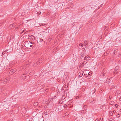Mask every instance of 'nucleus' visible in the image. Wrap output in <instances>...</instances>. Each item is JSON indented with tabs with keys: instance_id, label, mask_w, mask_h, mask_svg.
<instances>
[{
	"instance_id": "nucleus-23",
	"label": "nucleus",
	"mask_w": 121,
	"mask_h": 121,
	"mask_svg": "<svg viewBox=\"0 0 121 121\" xmlns=\"http://www.w3.org/2000/svg\"><path fill=\"white\" fill-rule=\"evenodd\" d=\"M118 105L117 104H115V106L116 108L118 107Z\"/></svg>"
},
{
	"instance_id": "nucleus-31",
	"label": "nucleus",
	"mask_w": 121,
	"mask_h": 121,
	"mask_svg": "<svg viewBox=\"0 0 121 121\" xmlns=\"http://www.w3.org/2000/svg\"><path fill=\"white\" fill-rule=\"evenodd\" d=\"M85 45L86 46V45L87 46V43L86 44L85 43Z\"/></svg>"
},
{
	"instance_id": "nucleus-18",
	"label": "nucleus",
	"mask_w": 121,
	"mask_h": 121,
	"mask_svg": "<svg viewBox=\"0 0 121 121\" xmlns=\"http://www.w3.org/2000/svg\"><path fill=\"white\" fill-rule=\"evenodd\" d=\"M83 44H82V43H81L79 44V46H81L82 47V46H83Z\"/></svg>"
},
{
	"instance_id": "nucleus-3",
	"label": "nucleus",
	"mask_w": 121,
	"mask_h": 121,
	"mask_svg": "<svg viewBox=\"0 0 121 121\" xmlns=\"http://www.w3.org/2000/svg\"><path fill=\"white\" fill-rule=\"evenodd\" d=\"M28 37L29 39L33 40H34L35 39V37L32 35H29L28 36Z\"/></svg>"
},
{
	"instance_id": "nucleus-34",
	"label": "nucleus",
	"mask_w": 121,
	"mask_h": 121,
	"mask_svg": "<svg viewBox=\"0 0 121 121\" xmlns=\"http://www.w3.org/2000/svg\"><path fill=\"white\" fill-rule=\"evenodd\" d=\"M33 46V45H30V47H32Z\"/></svg>"
},
{
	"instance_id": "nucleus-4",
	"label": "nucleus",
	"mask_w": 121,
	"mask_h": 121,
	"mask_svg": "<svg viewBox=\"0 0 121 121\" xmlns=\"http://www.w3.org/2000/svg\"><path fill=\"white\" fill-rule=\"evenodd\" d=\"M16 71V69H11L9 73L11 74H13Z\"/></svg>"
},
{
	"instance_id": "nucleus-22",
	"label": "nucleus",
	"mask_w": 121,
	"mask_h": 121,
	"mask_svg": "<svg viewBox=\"0 0 121 121\" xmlns=\"http://www.w3.org/2000/svg\"><path fill=\"white\" fill-rule=\"evenodd\" d=\"M106 73V72H105V71H103V74L104 75Z\"/></svg>"
},
{
	"instance_id": "nucleus-46",
	"label": "nucleus",
	"mask_w": 121,
	"mask_h": 121,
	"mask_svg": "<svg viewBox=\"0 0 121 121\" xmlns=\"http://www.w3.org/2000/svg\"><path fill=\"white\" fill-rule=\"evenodd\" d=\"M47 110H46V112H47Z\"/></svg>"
},
{
	"instance_id": "nucleus-47",
	"label": "nucleus",
	"mask_w": 121,
	"mask_h": 121,
	"mask_svg": "<svg viewBox=\"0 0 121 121\" xmlns=\"http://www.w3.org/2000/svg\"><path fill=\"white\" fill-rule=\"evenodd\" d=\"M81 75V74H80V75H79V76H80Z\"/></svg>"
},
{
	"instance_id": "nucleus-19",
	"label": "nucleus",
	"mask_w": 121,
	"mask_h": 121,
	"mask_svg": "<svg viewBox=\"0 0 121 121\" xmlns=\"http://www.w3.org/2000/svg\"><path fill=\"white\" fill-rule=\"evenodd\" d=\"M3 90V89H2L0 87V92H1Z\"/></svg>"
},
{
	"instance_id": "nucleus-7",
	"label": "nucleus",
	"mask_w": 121,
	"mask_h": 121,
	"mask_svg": "<svg viewBox=\"0 0 121 121\" xmlns=\"http://www.w3.org/2000/svg\"><path fill=\"white\" fill-rule=\"evenodd\" d=\"M90 59V57L88 56H86L84 58V60H89Z\"/></svg>"
},
{
	"instance_id": "nucleus-39",
	"label": "nucleus",
	"mask_w": 121,
	"mask_h": 121,
	"mask_svg": "<svg viewBox=\"0 0 121 121\" xmlns=\"http://www.w3.org/2000/svg\"><path fill=\"white\" fill-rule=\"evenodd\" d=\"M36 65H35V64H34V66H35Z\"/></svg>"
},
{
	"instance_id": "nucleus-49",
	"label": "nucleus",
	"mask_w": 121,
	"mask_h": 121,
	"mask_svg": "<svg viewBox=\"0 0 121 121\" xmlns=\"http://www.w3.org/2000/svg\"><path fill=\"white\" fill-rule=\"evenodd\" d=\"M81 75V74H80V75H79V76H80Z\"/></svg>"
},
{
	"instance_id": "nucleus-12",
	"label": "nucleus",
	"mask_w": 121,
	"mask_h": 121,
	"mask_svg": "<svg viewBox=\"0 0 121 121\" xmlns=\"http://www.w3.org/2000/svg\"><path fill=\"white\" fill-rule=\"evenodd\" d=\"M33 75V73H30L29 74V75L28 76H27V79H28L29 78V77L30 76H32V75Z\"/></svg>"
},
{
	"instance_id": "nucleus-30",
	"label": "nucleus",
	"mask_w": 121,
	"mask_h": 121,
	"mask_svg": "<svg viewBox=\"0 0 121 121\" xmlns=\"http://www.w3.org/2000/svg\"><path fill=\"white\" fill-rule=\"evenodd\" d=\"M13 120V119H10V120H8V121H12Z\"/></svg>"
},
{
	"instance_id": "nucleus-27",
	"label": "nucleus",
	"mask_w": 121,
	"mask_h": 121,
	"mask_svg": "<svg viewBox=\"0 0 121 121\" xmlns=\"http://www.w3.org/2000/svg\"><path fill=\"white\" fill-rule=\"evenodd\" d=\"M108 54V53H104V55L105 56V55H107Z\"/></svg>"
},
{
	"instance_id": "nucleus-9",
	"label": "nucleus",
	"mask_w": 121,
	"mask_h": 121,
	"mask_svg": "<svg viewBox=\"0 0 121 121\" xmlns=\"http://www.w3.org/2000/svg\"><path fill=\"white\" fill-rule=\"evenodd\" d=\"M12 65H11V64H10L8 65L7 68L8 69H9L11 67Z\"/></svg>"
},
{
	"instance_id": "nucleus-10",
	"label": "nucleus",
	"mask_w": 121,
	"mask_h": 121,
	"mask_svg": "<svg viewBox=\"0 0 121 121\" xmlns=\"http://www.w3.org/2000/svg\"><path fill=\"white\" fill-rule=\"evenodd\" d=\"M16 26V25L15 24H11L10 25V27L11 28H12L13 27H14V26Z\"/></svg>"
},
{
	"instance_id": "nucleus-13",
	"label": "nucleus",
	"mask_w": 121,
	"mask_h": 121,
	"mask_svg": "<svg viewBox=\"0 0 121 121\" xmlns=\"http://www.w3.org/2000/svg\"><path fill=\"white\" fill-rule=\"evenodd\" d=\"M38 104V102H36L34 103V105L35 106H37Z\"/></svg>"
},
{
	"instance_id": "nucleus-1",
	"label": "nucleus",
	"mask_w": 121,
	"mask_h": 121,
	"mask_svg": "<svg viewBox=\"0 0 121 121\" xmlns=\"http://www.w3.org/2000/svg\"><path fill=\"white\" fill-rule=\"evenodd\" d=\"M85 62V61L82 63L81 66H84L85 68H87L90 66V64L88 62H87L84 63Z\"/></svg>"
},
{
	"instance_id": "nucleus-28",
	"label": "nucleus",
	"mask_w": 121,
	"mask_h": 121,
	"mask_svg": "<svg viewBox=\"0 0 121 121\" xmlns=\"http://www.w3.org/2000/svg\"><path fill=\"white\" fill-rule=\"evenodd\" d=\"M103 120V119H102L101 118H100V120H99L100 121H102Z\"/></svg>"
},
{
	"instance_id": "nucleus-8",
	"label": "nucleus",
	"mask_w": 121,
	"mask_h": 121,
	"mask_svg": "<svg viewBox=\"0 0 121 121\" xmlns=\"http://www.w3.org/2000/svg\"><path fill=\"white\" fill-rule=\"evenodd\" d=\"M51 37L50 36L47 40V43H49V42H50L51 41Z\"/></svg>"
},
{
	"instance_id": "nucleus-50",
	"label": "nucleus",
	"mask_w": 121,
	"mask_h": 121,
	"mask_svg": "<svg viewBox=\"0 0 121 121\" xmlns=\"http://www.w3.org/2000/svg\"><path fill=\"white\" fill-rule=\"evenodd\" d=\"M82 76H81H81H80V77H81Z\"/></svg>"
},
{
	"instance_id": "nucleus-33",
	"label": "nucleus",
	"mask_w": 121,
	"mask_h": 121,
	"mask_svg": "<svg viewBox=\"0 0 121 121\" xmlns=\"http://www.w3.org/2000/svg\"><path fill=\"white\" fill-rule=\"evenodd\" d=\"M116 51H115V52H114V54H115L116 53V52H115Z\"/></svg>"
},
{
	"instance_id": "nucleus-17",
	"label": "nucleus",
	"mask_w": 121,
	"mask_h": 121,
	"mask_svg": "<svg viewBox=\"0 0 121 121\" xmlns=\"http://www.w3.org/2000/svg\"><path fill=\"white\" fill-rule=\"evenodd\" d=\"M114 103V102L113 101H112L111 102H110V104H112Z\"/></svg>"
},
{
	"instance_id": "nucleus-35",
	"label": "nucleus",
	"mask_w": 121,
	"mask_h": 121,
	"mask_svg": "<svg viewBox=\"0 0 121 121\" xmlns=\"http://www.w3.org/2000/svg\"><path fill=\"white\" fill-rule=\"evenodd\" d=\"M119 100L120 101H121V98H119Z\"/></svg>"
},
{
	"instance_id": "nucleus-42",
	"label": "nucleus",
	"mask_w": 121,
	"mask_h": 121,
	"mask_svg": "<svg viewBox=\"0 0 121 121\" xmlns=\"http://www.w3.org/2000/svg\"><path fill=\"white\" fill-rule=\"evenodd\" d=\"M120 112H121V109L120 110Z\"/></svg>"
},
{
	"instance_id": "nucleus-2",
	"label": "nucleus",
	"mask_w": 121,
	"mask_h": 121,
	"mask_svg": "<svg viewBox=\"0 0 121 121\" xmlns=\"http://www.w3.org/2000/svg\"><path fill=\"white\" fill-rule=\"evenodd\" d=\"M28 74V71L26 72L25 73V74H22V78L23 79H27V75Z\"/></svg>"
},
{
	"instance_id": "nucleus-41",
	"label": "nucleus",
	"mask_w": 121,
	"mask_h": 121,
	"mask_svg": "<svg viewBox=\"0 0 121 121\" xmlns=\"http://www.w3.org/2000/svg\"><path fill=\"white\" fill-rule=\"evenodd\" d=\"M117 115H120V114H117Z\"/></svg>"
},
{
	"instance_id": "nucleus-11",
	"label": "nucleus",
	"mask_w": 121,
	"mask_h": 121,
	"mask_svg": "<svg viewBox=\"0 0 121 121\" xmlns=\"http://www.w3.org/2000/svg\"><path fill=\"white\" fill-rule=\"evenodd\" d=\"M26 67V66L25 65H24L23 66H22L21 67V69H24Z\"/></svg>"
},
{
	"instance_id": "nucleus-36",
	"label": "nucleus",
	"mask_w": 121,
	"mask_h": 121,
	"mask_svg": "<svg viewBox=\"0 0 121 121\" xmlns=\"http://www.w3.org/2000/svg\"><path fill=\"white\" fill-rule=\"evenodd\" d=\"M118 67H116L115 68L116 69H117Z\"/></svg>"
},
{
	"instance_id": "nucleus-14",
	"label": "nucleus",
	"mask_w": 121,
	"mask_h": 121,
	"mask_svg": "<svg viewBox=\"0 0 121 121\" xmlns=\"http://www.w3.org/2000/svg\"><path fill=\"white\" fill-rule=\"evenodd\" d=\"M38 40L39 42H41L43 41V39H42L39 38L38 39Z\"/></svg>"
},
{
	"instance_id": "nucleus-26",
	"label": "nucleus",
	"mask_w": 121,
	"mask_h": 121,
	"mask_svg": "<svg viewBox=\"0 0 121 121\" xmlns=\"http://www.w3.org/2000/svg\"><path fill=\"white\" fill-rule=\"evenodd\" d=\"M26 31V30H24L22 31L21 32V33H23L25 31Z\"/></svg>"
},
{
	"instance_id": "nucleus-15",
	"label": "nucleus",
	"mask_w": 121,
	"mask_h": 121,
	"mask_svg": "<svg viewBox=\"0 0 121 121\" xmlns=\"http://www.w3.org/2000/svg\"><path fill=\"white\" fill-rule=\"evenodd\" d=\"M92 74V73H91V72H90L88 73L87 74L88 75L90 76Z\"/></svg>"
},
{
	"instance_id": "nucleus-44",
	"label": "nucleus",
	"mask_w": 121,
	"mask_h": 121,
	"mask_svg": "<svg viewBox=\"0 0 121 121\" xmlns=\"http://www.w3.org/2000/svg\"><path fill=\"white\" fill-rule=\"evenodd\" d=\"M2 80V79H1V80H0H0Z\"/></svg>"
},
{
	"instance_id": "nucleus-29",
	"label": "nucleus",
	"mask_w": 121,
	"mask_h": 121,
	"mask_svg": "<svg viewBox=\"0 0 121 121\" xmlns=\"http://www.w3.org/2000/svg\"><path fill=\"white\" fill-rule=\"evenodd\" d=\"M65 114L67 116L69 115V113H66Z\"/></svg>"
},
{
	"instance_id": "nucleus-21",
	"label": "nucleus",
	"mask_w": 121,
	"mask_h": 121,
	"mask_svg": "<svg viewBox=\"0 0 121 121\" xmlns=\"http://www.w3.org/2000/svg\"><path fill=\"white\" fill-rule=\"evenodd\" d=\"M87 75L88 74L86 73L84 74V76L85 77H87Z\"/></svg>"
},
{
	"instance_id": "nucleus-45",
	"label": "nucleus",
	"mask_w": 121,
	"mask_h": 121,
	"mask_svg": "<svg viewBox=\"0 0 121 121\" xmlns=\"http://www.w3.org/2000/svg\"><path fill=\"white\" fill-rule=\"evenodd\" d=\"M44 113H46V112H45H45H44Z\"/></svg>"
},
{
	"instance_id": "nucleus-32",
	"label": "nucleus",
	"mask_w": 121,
	"mask_h": 121,
	"mask_svg": "<svg viewBox=\"0 0 121 121\" xmlns=\"http://www.w3.org/2000/svg\"><path fill=\"white\" fill-rule=\"evenodd\" d=\"M116 111L115 110H114L113 111V112L114 113H115Z\"/></svg>"
},
{
	"instance_id": "nucleus-43",
	"label": "nucleus",
	"mask_w": 121,
	"mask_h": 121,
	"mask_svg": "<svg viewBox=\"0 0 121 121\" xmlns=\"http://www.w3.org/2000/svg\"><path fill=\"white\" fill-rule=\"evenodd\" d=\"M85 107V106H84V108L85 109V107Z\"/></svg>"
},
{
	"instance_id": "nucleus-5",
	"label": "nucleus",
	"mask_w": 121,
	"mask_h": 121,
	"mask_svg": "<svg viewBox=\"0 0 121 121\" xmlns=\"http://www.w3.org/2000/svg\"><path fill=\"white\" fill-rule=\"evenodd\" d=\"M9 81V80L8 78H6L4 80H3V82L4 84H6L7 83V82L8 81Z\"/></svg>"
},
{
	"instance_id": "nucleus-16",
	"label": "nucleus",
	"mask_w": 121,
	"mask_h": 121,
	"mask_svg": "<svg viewBox=\"0 0 121 121\" xmlns=\"http://www.w3.org/2000/svg\"><path fill=\"white\" fill-rule=\"evenodd\" d=\"M117 71L115 70L114 71V72L113 73L114 75H115L116 73H117Z\"/></svg>"
},
{
	"instance_id": "nucleus-40",
	"label": "nucleus",
	"mask_w": 121,
	"mask_h": 121,
	"mask_svg": "<svg viewBox=\"0 0 121 121\" xmlns=\"http://www.w3.org/2000/svg\"><path fill=\"white\" fill-rule=\"evenodd\" d=\"M17 29H19V27H17Z\"/></svg>"
},
{
	"instance_id": "nucleus-37",
	"label": "nucleus",
	"mask_w": 121,
	"mask_h": 121,
	"mask_svg": "<svg viewBox=\"0 0 121 121\" xmlns=\"http://www.w3.org/2000/svg\"><path fill=\"white\" fill-rule=\"evenodd\" d=\"M30 43H31V44H33V43H32V42H30Z\"/></svg>"
},
{
	"instance_id": "nucleus-6",
	"label": "nucleus",
	"mask_w": 121,
	"mask_h": 121,
	"mask_svg": "<svg viewBox=\"0 0 121 121\" xmlns=\"http://www.w3.org/2000/svg\"><path fill=\"white\" fill-rule=\"evenodd\" d=\"M111 78H110L109 79H107L106 81V82L108 83L109 84L110 82V83H111V82H111V79H110Z\"/></svg>"
},
{
	"instance_id": "nucleus-48",
	"label": "nucleus",
	"mask_w": 121,
	"mask_h": 121,
	"mask_svg": "<svg viewBox=\"0 0 121 121\" xmlns=\"http://www.w3.org/2000/svg\"><path fill=\"white\" fill-rule=\"evenodd\" d=\"M81 75V74H80V75H79V76H80Z\"/></svg>"
},
{
	"instance_id": "nucleus-20",
	"label": "nucleus",
	"mask_w": 121,
	"mask_h": 121,
	"mask_svg": "<svg viewBox=\"0 0 121 121\" xmlns=\"http://www.w3.org/2000/svg\"><path fill=\"white\" fill-rule=\"evenodd\" d=\"M96 89L95 88L94 89V91L93 93H94L96 91Z\"/></svg>"
},
{
	"instance_id": "nucleus-24",
	"label": "nucleus",
	"mask_w": 121,
	"mask_h": 121,
	"mask_svg": "<svg viewBox=\"0 0 121 121\" xmlns=\"http://www.w3.org/2000/svg\"><path fill=\"white\" fill-rule=\"evenodd\" d=\"M84 43H85L86 44L87 43V44L88 43V41H85L84 42Z\"/></svg>"
},
{
	"instance_id": "nucleus-25",
	"label": "nucleus",
	"mask_w": 121,
	"mask_h": 121,
	"mask_svg": "<svg viewBox=\"0 0 121 121\" xmlns=\"http://www.w3.org/2000/svg\"><path fill=\"white\" fill-rule=\"evenodd\" d=\"M41 13V12H38V14H39L40 15V14Z\"/></svg>"
},
{
	"instance_id": "nucleus-38",
	"label": "nucleus",
	"mask_w": 121,
	"mask_h": 121,
	"mask_svg": "<svg viewBox=\"0 0 121 121\" xmlns=\"http://www.w3.org/2000/svg\"><path fill=\"white\" fill-rule=\"evenodd\" d=\"M95 121H99V120L97 119H96L95 120Z\"/></svg>"
}]
</instances>
